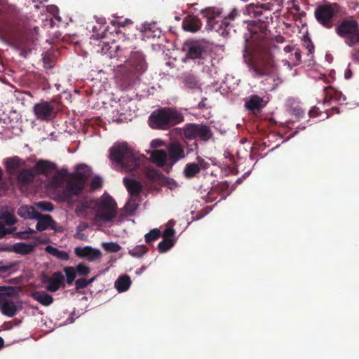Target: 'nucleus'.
I'll return each instance as SVG.
<instances>
[{
    "label": "nucleus",
    "mask_w": 359,
    "mask_h": 359,
    "mask_svg": "<svg viewBox=\"0 0 359 359\" xmlns=\"http://www.w3.org/2000/svg\"><path fill=\"white\" fill-rule=\"evenodd\" d=\"M255 74L256 76H266V80H278L277 71L274 62L269 58L262 59L259 65L255 69Z\"/></svg>",
    "instance_id": "obj_8"
},
{
    "label": "nucleus",
    "mask_w": 359,
    "mask_h": 359,
    "mask_svg": "<svg viewBox=\"0 0 359 359\" xmlns=\"http://www.w3.org/2000/svg\"><path fill=\"white\" fill-rule=\"evenodd\" d=\"M155 175H156V172L154 171V173L153 174H150L149 176L154 177L155 176Z\"/></svg>",
    "instance_id": "obj_58"
},
{
    "label": "nucleus",
    "mask_w": 359,
    "mask_h": 359,
    "mask_svg": "<svg viewBox=\"0 0 359 359\" xmlns=\"http://www.w3.org/2000/svg\"><path fill=\"white\" fill-rule=\"evenodd\" d=\"M173 245V241L169 238H167L165 240H163L162 242L159 243L158 244V249L159 251L161 252H165L169 249L172 248Z\"/></svg>",
    "instance_id": "obj_34"
},
{
    "label": "nucleus",
    "mask_w": 359,
    "mask_h": 359,
    "mask_svg": "<svg viewBox=\"0 0 359 359\" xmlns=\"http://www.w3.org/2000/svg\"><path fill=\"white\" fill-rule=\"evenodd\" d=\"M6 165L8 172L10 174H14L22 165V161L18 157L15 156L7 159L6 161Z\"/></svg>",
    "instance_id": "obj_22"
},
{
    "label": "nucleus",
    "mask_w": 359,
    "mask_h": 359,
    "mask_svg": "<svg viewBox=\"0 0 359 359\" xmlns=\"http://www.w3.org/2000/svg\"><path fill=\"white\" fill-rule=\"evenodd\" d=\"M169 184H170V189H172V188H174V187H175L177 186L176 183L174 182L172 184L169 183Z\"/></svg>",
    "instance_id": "obj_56"
},
{
    "label": "nucleus",
    "mask_w": 359,
    "mask_h": 359,
    "mask_svg": "<svg viewBox=\"0 0 359 359\" xmlns=\"http://www.w3.org/2000/svg\"><path fill=\"white\" fill-rule=\"evenodd\" d=\"M52 169V164L45 161H39L32 169L35 175L47 173Z\"/></svg>",
    "instance_id": "obj_24"
},
{
    "label": "nucleus",
    "mask_w": 359,
    "mask_h": 359,
    "mask_svg": "<svg viewBox=\"0 0 359 359\" xmlns=\"http://www.w3.org/2000/svg\"><path fill=\"white\" fill-rule=\"evenodd\" d=\"M35 247H36L35 244L25 243L20 242V243H17L14 244L11 247V249L10 250L13 251L17 254H20L22 255H28V254H30L31 252H32L33 250H34Z\"/></svg>",
    "instance_id": "obj_15"
},
{
    "label": "nucleus",
    "mask_w": 359,
    "mask_h": 359,
    "mask_svg": "<svg viewBox=\"0 0 359 359\" xmlns=\"http://www.w3.org/2000/svg\"><path fill=\"white\" fill-rule=\"evenodd\" d=\"M200 27L199 20L196 17H189L183 23V29L187 32H196Z\"/></svg>",
    "instance_id": "obj_21"
},
{
    "label": "nucleus",
    "mask_w": 359,
    "mask_h": 359,
    "mask_svg": "<svg viewBox=\"0 0 359 359\" xmlns=\"http://www.w3.org/2000/svg\"><path fill=\"white\" fill-rule=\"evenodd\" d=\"M17 265V262H11L5 264H0V272L5 273L13 269H15Z\"/></svg>",
    "instance_id": "obj_40"
},
{
    "label": "nucleus",
    "mask_w": 359,
    "mask_h": 359,
    "mask_svg": "<svg viewBox=\"0 0 359 359\" xmlns=\"http://www.w3.org/2000/svg\"><path fill=\"white\" fill-rule=\"evenodd\" d=\"M198 125L191 124L184 128V134L187 139H194L197 137Z\"/></svg>",
    "instance_id": "obj_30"
},
{
    "label": "nucleus",
    "mask_w": 359,
    "mask_h": 359,
    "mask_svg": "<svg viewBox=\"0 0 359 359\" xmlns=\"http://www.w3.org/2000/svg\"><path fill=\"white\" fill-rule=\"evenodd\" d=\"M147 252V248L145 246L137 245L135 248L129 250V254L135 257H139L143 255Z\"/></svg>",
    "instance_id": "obj_33"
},
{
    "label": "nucleus",
    "mask_w": 359,
    "mask_h": 359,
    "mask_svg": "<svg viewBox=\"0 0 359 359\" xmlns=\"http://www.w3.org/2000/svg\"><path fill=\"white\" fill-rule=\"evenodd\" d=\"M237 15V12L236 11L233 10L232 11L226 18H225V19L223 21V23L226 25H229V20H233L235 19V17Z\"/></svg>",
    "instance_id": "obj_44"
},
{
    "label": "nucleus",
    "mask_w": 359,
    "mask_h": 359,
    "mask_svg": "<svg viewBox=\"0 0 359 359\" xmlns=\"http://www.w3.org/2000/svg\"><path fill=\"white\" fill-rule=\"evenodd\" d=\"M35 205L44 211L51 212L53 210V206L51 203L41 201L36 203Z\"/></svg>",
    "instance_id": "obj_38"
},
{
    "label": "nucleus",
    "mask_w": 359,
    "mask_h": 359,
    "mask_svg": "<svg viewBox=\"0 0 359 359\" xmlns=\"http://www.w3.org/2000/svg\"><path fill=\"white\" fill-rule=\"evenodd\" d=\"M295 46H286L285 48H284V51L285 53H291L292 51H294L295 50Z\"/></svg>",
    "instance_id": "obj_50"
},
{
    "label": "nucleus",
    "mask_w": 359,
    "mask_h": 359,
    "mask_svg": "<svg viewBox=\"0 0 359 359\" xmlns=\"http://www.w3.org/2000/svg\"><path fill=\"white\" fill-rule=\"evenodd\" d=\"M170 165H173L180 159L184 158V151L179 142H171L168 147Z\"/></svg>",
    "instance_id": "obj_11"
},
{
    "label": "nucleus",
    "mask_w": 359,
    "mask_h": 359,
    "mask_svg": "<svg viewBox=\"0 0 359 359\" xmlns=\"http://www.w3.org/2000/svg\"><path fill=\"white\" fill-rule=\"evenodd\" d=\"M33 298L43 306H49L53 302V297L43 291L36 292L32 294Z\"/></svg>",
    "instance_id": "obj_23"
},
{
    "label": "nucleus",
    "mask_w": 359,
    "mask_h": 359,
    "mask_svg": "<svg viewBox=\"0 0 359 359\" xmlns=\"http://www.w3.org/2000/svg\"><path fill=\"white\" fill-rule=\"evenodd\" d=\"M269 4H264L262 7V8H267V9H271V8L270 7Z\"/></svg>",
    "instance_id": "obj_55"
},
{
    "label": "nucleus",
    "mask_w": 359,
    "mask_h": 359,
    "mask_svg": "<svg viewBox=\"0 0 359 359\" xmlns=\"http://www.w3.org/2000/svg\"><path fill=\"white\" fill-rule=\"evenodd\" d=\"M46 250L49 254H50L62 260H67L69 258V255L68 252L63 251V250H60L57 248H54L50 245L47 246L46 248Z\"/></svg>",
    "instance_id": "obj_26"
},
{
    "label": "nucleus",
    "mask_w": 359,
    "mask_h": 359,
    "mask_svg": "<svg viewBox=\"0 0 359 359\" xmlns=\"http://www.w3.org/2000/svg\"><path fill=\"white\" fill-rule=\"evenodd\" d=\"M130 285V278L127 275L120 276L114 283V287L119 292L128 290Z\"/></svg>",
    "instance_id": "obj_20"
},
{
    "label": "nucleus",
    "mask_w": 359,
    "mask_h": 359,
    "mask_svg": "<svg viewBox=\"0 0 359 359\" xmlns=\"http://www.w3.org/2000/svg\"><path fill=\"white\" fill-rule=\"evenodd\" d=\"M219 15V12L217 11V16H218Z\"/></svg>",
    "instance_id": "obj_59"
},
{
    "label": "nucleus",
    "mask_w": 359,
    "mask_h": 359,
    "mask_svg": "<svg viewBox=\"0 0 359 359\" xmlns=\"http://www.w3.org/2000/svg\"><path fill=\"white\" fill-rule=\"evenodd\" d=\"M245 105L248 109L254 111L259 110L264 107L265 104L262 97L257 95H252L246 100Z\"/></svg>",
    "instance_id": "obj_18"
},
{
    "label": "nucleus",
    "mask_w": 359,
    "mask_h": 359,
    "mask_svg": "<svg viewBox=\"0 0 359 359\" xmlns=\"http://www.w3.org/2000/svg\"><path fill=\"white\" fill-rule=\"evenodd\" d=\"M1 222L4 223L6 226H11L16 222V219L13 215L5 212L0 216Z\"/></svg>",
    "instance_id": "obj_32"
},
{
    "label": "nucleus",
    "mask_w": 359,
    "mask_h": 359,
    "mask_svg": "<svg viewBox=\"0 0 359 359\" xmlns=\"http://www.w3.org/2000/svg\"><path fill=\"white\" fill-rule=\"evenodd\" d=\"M116 203L108 195H103L94 208L95 221L100 224L112 223L116 216Z\"/></svg>",
    "instance_id": "obj_4"
},
{
    "label": "nucleus",
    "mask_w": 359,
    "mask_h": 359,
    "mask_svg": "<svg viewBox=\"0 0 359 359\" xmlns=\"http://www.w3.org/2000/svg\"><path fill=\"white\" fill-rule=\"evenodd\" d=\"M301 60V54L299 50L297 48H295L294 50V60H293V65H296L299 63V62Z\"/></svg>",
    "instance_id": "obj_47"
},
{
    "label": "nucleus",
    "mask_w": 359,
    "mask_h": 359,
    "mask_svg": "<svg viewBox=\"0 0 359 359\" xmlns=\"http://www.w3.org/2000/svg\"><path fill=\"white\" fill-rule=\"evenodd\" d=\"M36 219L38 220L36 229L39 231H42L49 227H53V224H54L51 217L48 215H40L39 213V217Z\"/></svg>",
    "instance_id": "obj_16"
},
{
    "label": "nucleus",
    "mask_w": 359,
    "mask_h": 359,
    "mask_svg": "<svg viewBox=\"0 0 359 359\" xmlns=\"http://www.w3.org/2000/svg\"><path fill=\"white\" fill-rule=\"evenodd\" d=\"M108 50H109V48H108V46H106V47H105V48H104V47H103V48H102V52L103 53H107V51H108Z\"/></svg>",
    "instance_id": "obj_52"
},
{
    "label": "nucleus",
    "mask_w": 359,
    "mask_h": 359,
    "mask_svg": "<svg viewBox=\"0 0 359 359\" xmlns=\"http://www.w3.org/2000/svg\"><path fill=\"white\" fill-rule=\"evenodd\" d=\"M182 121H184L183 115L170 107L155 110L149 118V124L154 129L165 130Z\"/></svg>",
    "instance_id": "obj_1"
},
{
    "label": "nucleus",
    "mask_w": 359,
    "mask_h": 359,
    "mask_svg": "<svg viewBox=\"0 0 359 359\" xmlns=\"http://www.w3.org/2000/svg\"><path fill=\"white\" fill-rule=\"evenodd\" d=\"M338 11V6L336 4L323 5L317 8L315 11V16L323 25L330 27V20Z\"/></svg>",
    "instance_id": "obj_7"
},
{
    "label": "nucleus",
    "mask_w": 359,
    "mask_h": 359,
    "mask_svg": "<svg viewBox=\"0 0 359 359\" xmlns=\"http://www.w3.org/2000/svg\"><path fill=\"white\" fill-rule=\"evenodd\" d=\"M64 280V276L61 272H55L47 279V285L46 287L48 291L56 292L60 287Z\"/></svg>",
    "instance_id": "obj_14"
},
{
    "label": "nucleus",
    "mask_w": 359,
    "mask_h": 359,
    "mask_svg": "<svg viewBox=\"0 0 359 359\" xmlns=\"http://www.w3.org/2000/svg\"><path fill=\"white\" fill-rule=\"evenodd\" d=\"M18 292V287L0 286V311L4 316L13 317L22 309Z\"/></svg>",
    "instance_id": "obj_3"
},
{
    "label": "nucleus",
    "mask_w": 359,
    "mask_h": 359,
    "mask_svg": "<svg viewBox=\"0 0 359 359\" xmlns=\"http://www.w3.org/2000/svg\"><path fill=\"white\" fill-rule=\"evenodd\" d=\"M76 255L81 258H86L88 261L93 262L101 257L100 250L93 248L90 246L76 247L74 249Z\"/></svg>",
    "instance_id": "obj_10"
},
{
    "label": "nucleus",
    "mask_w": 359,
    "mask_h": 359,
    "mask_svg": "<svg viewBox=\"0 0 359 359\" xmlns=\"http://www.w3.org/2000/svg\"><path fill=\"white\" fill-rule=\"evenodd\" d=\"M6 224L3 222L0 223V238H3L5 235L10 233V231H8L6 228Z\"/></svg>",
    "instance_id": "obj_46"
},
{
    "label": "nucleus",
    "mask_w": 359,
    "mask_h": 359,
    "mask_svg": "<svg viewBox=\"0 0 359 359\" xmlns=\"http://www.w3.org/2000/svg\"><path fill=\"white\" fill-rule=\"evenodd\" d=\"M160 236V231L157 229H152L150 232L145 235V241L149 243L152 241L157 239Z\"/></svg>",
    "instance_id": "obj_37"
},
{
    "label": "nucleus",
    "mask_w": 359,
    "mask_h": 359,
    "mask_svg": "<svg viewBox=\"0 0 359 359\" xmlns=\"http://www.w3.org/2000/svg\"><path fill=\"white\" fill-rule=\"evenodd\" d=\"M95 278L93 277V278H90V280H87L88 285L91 284L95 280Z\"/></svg>",
    "instance_id": "obj_54"
},
{
    "label": "nucleus",
    "mask_w": 359,
    "mask_h": 359,
    "mask_svg": "<svg viewBox=\"0 0 359 359\" xmlns=\"http://www.w3.org/2000/svg\"><path fill=\"white\" fill-rule=\"evenodd\" d=\"M76 273L79 275H88L90 273V269L84 264H79L75 268Z\"/></svg>",
    "instance_id": "obj_39"
},
{
    "label": "nucleus",
    "mask_w": 359,
    "mask_h": 359,
    "mask_svg": "<svg viewBox=\"0 0 359 359\" xmlns=\"http://www.w3.org/2000/svg\"><path fill=\"white\" fill-rule=\"evenodd\" d=\"M150 155L151 161L158 167H163L165 165H170V161L168 153L165 150L155 149L153 151L147 150Z\"/></svg>",
    "instance_id": "obj_12"
},
{
    "label": "nucleus",
    "mask_w": 359,
    "mask_h": 359,
    "mask_svg": "<svg viewBox=\"0 0 359 359\" xmlns=\"http://www.w3.org/2000/svg\"><path fill=\"white\" fill-rule=\"evenodd\" d=\"M102 246L105 250L111 252H118L121 249L118 243L114 242L103 243Z\"/></svg>",
    "instance_id": "obj_35"
},
{
    "label": "nucleus",
    "mask_w": 359,
    "mask_h": 359,
    "mask_svg": "<svg viewBox=\"0 0 359 359\" xmlns=\"http://www.w3.org/2000/svg\"><path fill=\"white\" fill-rule=\"evenodd\" d=\"M110 158L121 163L126 172L135 170L140 162V158L135 156L126 142L115 144L110 149Z\"/></svg>",
    "instance_id": "obj_2"
},
{
    "label": "nucleus",
    "mask_w": 359,
    "mask_h": 359,
    "mask_svg": "<svg viewBox=\"0 0 359 359\" xmlns=\"http://www.w3.org/2000/svg\"><path fill=\"white\" fill-rule=\"evenodd\" d=\"M337 34L345 39L348 46L359 43V25L356 20L351 19L343 20L336 28Z\"/></svg>",
    "instance_id": "obj_6"
},
{
    "label": "nucleus",
    "mask_w": 359,
    "mask_h": 359,
    "mask_svg": "<svg viewBox=\"0 0 359 359\" xmlns=\"http://www.w3.org/2000/svg\"><path fill=\"white\" fill-rule=\"evenodd\" d=\"M308 48H309V52L310 53H311L313 51V48H313V45H311V46H308Z\"/></svg>",
    "instance_id": "obj_53"
},
{
    "label": "nucleus",
    "mask_w": 359,
    "mask_h": 359,
    "mask_svg": "<svg viewBox=\"0 0 359 359\" xmlns=\"http://www.w3.org/2000/svg\"><path fill=\"white\" fill-rule=\"evenodd\" d=\"M175 231L172 229H167L164 231V236L166 237H170L174 235Z\"/></svg>",
    "instance_id": "obj_49"
},
{
    "label": "nucleus",
    "mask_w": 359,
    "mask_h": 359,
    "mask_svg": "<svg viewBox=\"0 0 359 359\" xmlns=\"http://www.w3.org/2000/svg\"><path fill=\"white\" fill-rule=\"evenodd\" d=\"M123 182L131 196H136L139 194L142 190V185L140 182L135 180L124 178Z\"/></svg>",
    "instance_id": "obj_19"
},
{
    "label": "nucleus",
    "mask_w": 359,
    "mask_h": 359,
    "mask_svg": "<svg viewBox=\"0 0 359 359\" xmlns=\"http://www.w3.org/2000/svg\"><path fill=\"white\" fill-rule=\"evenodd\" d=\"M184 85L186 87L191 89H196L200 88L199 81L197 78L191 74H189L185 77Z\"/></svg>",
    "instance_id": "obj_29"
},
{
    "label": "nucleus",
    "mask_w": 359,
    "mask_h": 359,
    "mask_svg": "<svg viewBox=\"0 0 359 359\" xmlns=\"http://www.w3.org/2000/svg\"><path fill=\"white\" fill-rule=\"evenodd\" d=\"M33 111L37 119L49 120L53 115V107L46 102H41L34 106Z\"/></svg>",
    "instance_id": "obj_9"
},
{
    "label": "nucleus",
    "mask_w": 359,
    "mask_h": 359,
    "mask_svg": "<svg viewBox=\"0 0 359 359\" xmlns=\"http://www.w3.org/2000/svg\"><path fill=\"white\" fill-rule=\"evenodd\" d=\"M67 177L65 173L57 172L54 175L49 182L48 187L53 189H57L60 187L65 181L66 180Z\"/></svg>",
    "instance_id": "obj_25"
},
{
    "label": "nucleus",
    "mask_w": 359,
    "mask_h": 359,
    "mask_svg": "<svg viewBox=\"0 0 359 359\" xmlns=\"http://www.w3.org/2000/svg\"><path fill=\"white\" fill-rule=\"evenodd\" d=\"M90 174L91 169L86 165L77 166L76 173L67 182L63 199L67 200L72 195L79 194L82 191L85 182Z\"/></svg>",
    "instance_id": "obj_5"
},
{
    "label": "nucleus",
    "mask_w": 359,
    "mask_h": 359,
    "mask_svg": "<svg viewBox=\"0 0 359 359\" xmlns=\"http://www.w3.org/2000/svg\"><path fill=\"white\" fill-rule=\"evenodd\" d=\"M199 171L200 167L198 164L194 163H189L184 168V174L187 177L191 178L199 172Z\"/></svg>",
    "instance_id": "obj_28"
},
{
    "label": "nucleus",
    "mask_w": 359,
    "mask_h": 359,
    "mask_svg": "<svg viewBox=\"0 0 359 359\" xmlns=\"http://www.w3.org/2000/svg\"><path fill=\"white\" fill-rule=\"evenodd\" d=\"M102 180L100 177H95L91 181V188L93 189H97L101 187Z\"/></svg>",
    "instance_id": "obj_41"
},
{
    "label": "nucleus",
    "mask_w": 359,
    "mask_h": 359,
    "mask_svg": "<svg viewBox=\"0 0 359 359\" xmlns=\"http://www.w3.org/2000/svg\"><path fill=\"white\" fill-rule=\"evenodd\" d=\"M210 135V130L207 126L198 125L197 137H199L202 139H208Z\"/></svg>",
    "instance_id": "obj_36"
},
{
    "label": "nucleus",
    "mask_w": 359,
    "mask_h": 359,
    "mask_svg": "<svg viewBox=\"0 0 359 359\" xmlns=\"http://www.w3.org/2000/svg\"><path fill=\"white\" fill-rule=\"evenodd\" d=\"M64 271L67 278V283L71 285L76 276V271L74 267L67 266L64 269Z\"/></svg>",
    "instance_id": "obj_31"
},
{
    "label": "nucleus",
    "mask_w": 359,
    "mask_h": 359,
    "mask_svg": "<svg viewBox=\"0 0 359 359\" xmlns=\"http://www.w3.org/2000/svg\"><path fill=\"white\" fill-rule=\"evenodd\" d=\"M35 176L36 175L32 169L24 170L20 172L18 175V181L22 184H27L32 182Z\"/></svg>",
    "instance_id": "obj_27"
},
{
    "label": "nucleus",
    "mask_w": 359,
    "mask_h": 359,
    "mask_svg": "<svg viewBox=\"0 0 359 359\" xmlns=\"http://www.w3.org/2000/svg\"><path fill=\"white\" fill-rule=\"evenodd\" d=\"M75 285H76V289L77 290H79L80 289L86 287L88 285L87 283V280L81 278V279H78L76 281Z\"/></svg>",
    "instance_id": "obj_43"
},
{
    "label": "nucleus",
    "mask_w": 359,
    "mask_h": 359,
    "mask_svg": "<svg viewBox=\"0 0 359 359\" xmlns=\"http://www.w3.org/2000/svg\"><path fill=\"white\" fill-rule=\"evenodd\" d=\"M273 2H275L278 7H280L282 5V0H273Z\"/></svg>",
    "instance_id": "obj_51"
},
{
    "label": "nucleus",
    "mask_w": 359,
    "mask_h": 359,
    "mask_svg": "<svg viewBox=\"0 0 359 359\" xmlns=\"http://www.w3.org/2000/svg\"><path fill=\"white\" fill-rule=\"evenodd\" d=\"M4 346V340L2 338L0 337V348H2Z\"/></svg>",
    "instance_id": "obj_57"
},
{
    "label": "nucleus",
    "mask_w": 359,
    "mask_h": 359,
    "mask_svg": "<svg viewBox=\"0 0 359 359\" xmlns=\"http://www.w3.org/2000/svg\"><path fill=\"white\" fill-rule=\"evenodd\" d=\"M164 145V142L160 139L153 140L150 143V147L151 149H154V150L157 149L158 148H160Z\"/></svg>",
    "instance_id": "obj_42"
},
{
    "label": "nucleus",
    "mask_w": 359,
    "mask_h": 359,
    "mask_svg": "<svg viewBox=\"0 0 359 359\" xmlns=\"http://www.w3.org/2000/svg\"><path fill=\"white\" fill-rule=\"evenodd\" d=\"M18 215L25 219H35L39 217V212L33 206L23 205L18 208Z\"/></svg>",
    "instance_id": "obj_17"
},
{
    "label": "nucleus",
    "mask_w": 359,
    "mask_h": 359,
    "mask_svg": "<svg viewBox=\"0 0 359 359\" xmlns=\"http://www.w3.org/2000/svg\"><path fill=\"white\" fill-rule=\"evenodd\" d=\"M187 50V56L191 59L201 57L205 52V46L203 43L198 41H189L185 44Z\"/></svg>",
    "instance_id": "obj_13"
},
{
    "label": "nucleus",
    "mask_w": 359,
    "mask_h": 359,
    "mask_svg": "<svg viewBox=\"0 0 359 359\" xmlns=\"http://www.w3.org/2000/svg\"><path fill=\"white\" fill-rule=\"evenodd\" d=\"M135 209H136V205L135 203L132 204V203L130 201H129L125 205L126 211L128 213H129L130 215H132Z\"/></svg>",
    "instance_id": "obj_45"
},
{
    "label": "nucleus",
    "mask_w": 359,
    "mask_h": 359,
    "mask_svg": "<svg viewBox=\"0 0 359 359\" xmlns=\"http://www.w3.org/2000/svg\"><path fill=\"white\" fill-rule=\"evenodd\" d=\"M34 231L30 228H29L27 230H26L25 231H23V232H19L18 233V236L20 238H22V239H25V238H27V233H34Z\"/></svg>",
    "instance_id": "obj_48"
}]
</instances>
